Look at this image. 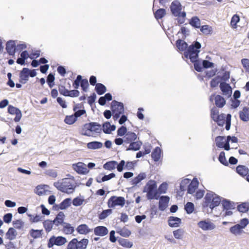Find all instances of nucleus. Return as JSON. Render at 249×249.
Segmentation results:
<instances>
[{"mask_svg": "<svg viewBox=\"0 0 249 249\" xmlns=\"http://www.w3.org/2000/svg\"><path fill=\"white\" fill-rule=\"evenodd\" d=\"M170 9L172 15L177 17V20L179 24H182L185 21L186 13L185 11H182V5L180 2L178 0L173 1L170 6Z\"/></svg>", "mask_w": 249, "mask_h": 249, "instance_id": "nucleus-1", "label": "nucleus"}, {"mask_svg": "<svg viewBox=\"0 0 249 249\" xmlns=\"http://www.w3.org/2000/svg\"><path fill=\"white\" fill-rule=\"evenodd\" d=\"M222 197L210 191L208 192L203 203L204 208L209 207L212 211L215 207L218 206L220 202L222 203Z\"/></svg>", "mask_w": 249, "mask_h": 249, "instance_id": "nucleus-2", "label": "nucleus"}, {"mask_svg": "<svg viewBox=\"0 0 249 249\" xmlns=\"http://www.w3.org/2000/svg\"><path fill=\"white\" fill-rule=\"evenodd\" d=\"M53 185L58 190L67 194L72 193L75 188L74 181L68 178H63L61 181L54 182Z\"/></svg>", "mask_w": 249, "mask_h": 249, "instance_id": "nucleus-3", "label": "nucleus"}, {"mask_svg": "<svg viewBox=\"0 0 249 249\" xmlns=\"http://www.w3.org/2000/svg\"><path fill=\"white\" fill-rule=\"evenodd\" d=\"M201 47V45L199 42H194L184 52V56L186 58H189L191 62H195L198 59Z\"/></svg>", "mask_w": 249, "mask_h": 249, "instance_id": "nucleus-4", "label": "nucleus"}, {"mask_svg": "<svg viewBox=\"0 0 249 249\" xmlns=\"http://www.w3.org/2000/svg\"><path fill=\"white\" fill-rule=\"evenodd\" d=\"M143 192H146V197L148 199H158V191L156 182L153 180H149L144 186Z\"/></svg>", "mask_w": 249, "mask_h": 249, "instance_id": "nucleus-5", "label": "nucleus"}, {"mask_svg": "<svg viewBox=\"0 0 249 249\" xmlns=\"http://www.w3.org/2000/svg\"><path fill=\"white\" fill-rule=\"evenodd\" d=\"M111 109L112 112L113 119L117 120L124 112V104L122 102L113 100L111 102Z\"/></svg>", "mask_w": 249, "mask_h": 249, "instance_id": "nucleus-6", "label": "nucleus"}, {"mask_svg": "<svg viewBox=\"0 0 249 249\" xmlns=\"http://www.w3.org/2000/svg\"><path fill=\"white\" fill-rule=\"evenodd\" d=\"M88 243V239L83 238L78 241L77 238H73L68 244L67 249H86Z\"/></svg>", "mask_w": 249, "mask_h": 249, "instance_id": "nucleus-7", "label": "nucleus"}, {"mask_svg": "<svg viewBox=\"0 0 249 249\" xmlns=\"http://www.w3.org/2000/svg\"><path fill=\"white\" fill-rule=\"evenodd\" d=\"M125 201L124 197L112 196L108 200L107 205L109 208H114L117 206L123 207L125 204Z\"/></svg>", "mask_w": 249, "mask_h": 249, "instance_id": "nucleus-8", "label": "nucleus"}, {"mask_svg": "<svg viewBox=\"0 0 249 249\" xmlns=\"http://www.w3.org/2000/svg\"><path fill=\"white\" fill-rule=\"evenodd\" d=\"M67 239L61 236H52L49 240L48 247L49 248H52L54 245L60 246L64 245L67 242Z\"/></svg>", "mask_w": 249, "mask_h": 249, "instance_id": "nucleus-9", "label": "nucleus"}, {"mask_svg": "<svg viewBox=\"0 0 249 249\" xmlns=\"http://www.w3.org/2000/svg\"><path fill=\"white\" fill-rule=\"evenodd\" d=\"M72 167L73 170L79 174L85 175L89 172L86 165L83 162H79L76 164H73Z\"/></svg>", "mask_w": 249, "mask_h": 249, "instance_id": "nucleus-10", "label": "nucleus"}, {"mask_svg": "<svg viewBox=\"0 0 249 249\" xmlns=\"http://www.w3.org/2000/svg\"><path fill=\"white\" fill-rule=\"evenodd\" d=\"M84 127L85 129L89 130L91 133L94 132L98 133H100L102 130L101 125L98 123L96 122H90L86 124H84Z\"/></svg>", "mask_w": 249, "mask_h": 249, "instance_id": "nucleus-11", "label": "nucleus"}, {"mask_svg": "<svg viewBox=\"0 0 249 249\" xmlns=\"http://www.w3.org/2000/svg\"><path fill=\"white\" fill-rule=\"evenodd\" d=\"M198 226L204 231L212 230L215 227V225L210 221L206 220H202L199 221Z\"/></svg>", "mask_w": 249, "mask_h": 249, "instance_id": "nucleus-12", "label": "nucleus"}, {"mask_svg": "<svg viewBox=\"0 0 249 249\" xmlns=\"http://www.w3.org/2000/svg\"><path fill=\"white\" fill-rule=\"evenodd\" d=\"M170 198L167 196H161L159 202V209L161 211H164L168 206Z\"/></svg>", "mask_w": 249, "mask_h": 249, "instance_id": "nucleus-13", "label": "nucleus"}, {"mask_svg": "<svg viewBox=\"0 0 249 249\" xmlns=\"http://www.w3.org/2000/svg\"><path fill=\"white\" fill-rule=\"evenodd\" d=\"M220 89L224 95L227 96L228 97L231 95L232 89L229 84L225 82L221 83L220 84Z\"/></svg>", "mask_w": 249, "mask_h": 249, "instance_id": "nucleus-14", "label": "nucleus"}, {"mask_svg": "<svg viewBox=\"0 0 249 249\" xmlns=\"http://www.w3.org/2000/svg\"><path fill=\"white\" fill-rule=\"evenodd\" d=\"M5 49L9 55H14L16 50L15 41L12 40L7 41Z\"/></svg>", "mask_w": 249, "mask_h": 249, "instance_id": "nucleus-15", "label": "nucleus"}, {"mask_svg": "<svg viewBox=\"0 0 249 249\" xmlns=\"http://www.w3.org/2000/svg\"><path fill=\"white\" fill-rule=\"evenodd\" d=\"M65 215L63 212H60L56 215L55 218L53 220L55 226L58 227L59 225H63L65 224L64 218Z\"/></svg>", "mask_w": 249, "mask_h": 249, "instance_id": "nucleus-16", "label": "nucleus"}, {"mask_svg": "<svg viewBox=\"0 0 249 249\" xmlns=\"http://www.w3.org/2000/svg\"><path fill=\"white\" fill-rule=\"evenodd\" d=\"M108 230L106 227L98 226L94 229V233L96 235L104 236L107 234Z\"/></svg>", "mask_w": 249, "mask_h": 249, "instance_id": "nucleus-17", "label": "nucleus"}, {"mask_svg": "<svg viewBox=\"0 0 249 249\" xmlns=\"http://www.w3.org/2000/svg\"><path fill=\"white\" fill-rule=\"evenodd\" d=\"M29 69L27 68H24L19 73V82L22 84H25L28 80Z\"/></svg>", "mask_w": 249, "mask_h": 249, "instance_id": "nucleus-18", "label": "nucleus"}, {"mask_svg": "<svg viewBox=\"0 0 249 249\" xmlns=\"http://www.w3.org/2000/svg\"><path fill=\"white\" fill-rule=\"evenodd\" d=\"M221 204L224 210L234 209L235 207V204L234 202L225 198L223 199Z\"/></svg>", "mask_w": 249, "mask_h": 249, "instance_id": "nucleus-19", "label": "nucleus"}, {"mask_svg": "<svg viewBox=\"0 0 249 249\" xmlns=\"http://www.w3.org/2000/svg\"><path fill=\"white\" fill-rule=\"evenodd\" d=\"M76 231L80 234L86 235L92 231V229H89L87 225L82 224L77 227Z\"/></svg>", "mask_w": 249, "mask_h": 249, "instance_id": "nucleus-20", "label": "nucleus"}, {"mask_svg": "<svg viewBox=\"0 0 249 249\" xmlns=\"http://www.w3.org/2000/svg\"><path fill=\"white\" fill-rule=\"evenodd\" d=\"M198 184L199 182L196 178L193 179L188 186L187 193L190 194H193L195 193L196 190L198 187Z\"/></svg>", "mask_w": 249, "mask_h": 249, "instance_id": "nucleus-21", "label": "nucleus"}, {"mask_svg": "<svg viewBox=\"0 0 249 249\" xmlns=\"http://www.w3.org/2000/svg\"><path fill=\"white\" fill-rule=\"evenodd\" d=\"M240 119L244 122L249 121V108L244 107L243 110L239 113Z\"/></svg>", "mask_w": 249, "mask_h": 249, "instance_id": "nucleus-22", "label": "nucleus"}, {"mask_svg": "<svg viewBox=\"0 0 249 249\" xmlns=\"http://www.w3.org/2000/svg\"><path fill=\"white\" fill-rule=\"evenodd\" d=\"M103 131L106 134H110L112 131L116 129V126L114 124L111 125L109 122H106L103 124Z\"/></svg>", "mask_w": 249, "mask_h": 249, "instance_id": "nucleus-23", "label": "nucleus"}, {"mask_svg": "<svg viewBox=\"0 0 249 249\" xmlns=\"http://www.w3.org/2000/svg\"><path fill=\"white\" fill-rule=\"evenodd\" d=\"M124 138V142L129 143L133 141H136L137 140V136L134 132L128 131Z\"/></svg>", "mask_w": 249, "mask_h": 249, "instance_id": "nucleus-24", "label": "nucleus"}, {"mask_svg": "<svg viewBox=\"0 0 249 249\" xmlns=\"http://www.w3.org/2000/svg\"><path fill=\"white\" fill-rule=\"evenodd\" d=\"M181 219L175 216H170L168 219V224L171 227H178L181 223Z\"/></svg>", "mask_w": 249, "mask_h": 249, "instance_id": "nucleus-25", "label": "nucleus"}, {"mask_svg": "<svg viewBox=\"0 0 249 249\" xmlns=\"http://www.w3.org/2000/svg\"><path fill=\"white\" fill-rule=\"evenodd\" d=\"M142 145V142L140 141H137L135 142L133 141L129 143L128 147L126 148V151L132 150V151H138L139 150L141 145Z\"/></svg>", "mask_w": 249, "mask_h": 249, "instance_id": "nucleus-26", "label": "nucleus"}, {"mask_svg": "<svg viewBox=\"0 0 249 249\" xmlns=\"http://www.w3.org/2000/svg\"><path fill=\"white\" fill-rule=\"evenodd\" d=\"M176 44L177 47L180 51H185L188 47V44L181 39H178Z\"/></svg>", "mask_w": 249, "mask_h": 249, "instance_id": "nucleus-27", "label": "nucleus"}, {"mask_svg": "<svg viewBox=\"0 0 249 249\" xmlns=\"http://www.w3.org/2000/svg\"><path fill=\"white\" fill-rule=\"evenodd\" d=\"M161 153V149L159 147H156L152 152V158L155 161H158L160 158Z\"/></svg>", "mask_w": 249, "mask_h": 249, "instance_id": "nucleus-28", "label": "nucleus"}, {"mask_svg": "<svg viewBox=\"0 0 249 249\" xmlns=\"http://www.w3.org/2000/svg\"><path fill=\"white\" fill-rule=\"evenodd\" d=\"M190 184V179L185 178L182 180L180 183V191L178 192V194L179 196H182L183 194V192L186 190V187H188Z\"/></svg>", "mask_w": 249, "mask_h": 249, "instance_id": "nucleus-29", "label": "nucleus"}, {"mask_svg": "<svg viewBox=\"0 0 249 249\" xmlns=\"http://www.w3.org/2000/svg\"><path fill=\"white\" fill-rule=\"evenodd\" d=\"M146 177V175L145 173H141L138 176L134 178L131 181V183L134 186H136L142 180L145 179Z\"/></svg>", "mask_w": 249, "mask_h": 249, "instance_id": "nucleus-30", "label": "nucleus"}, {"mask_svg": "<svg viewBox=\"0 0 249 249\" xmlns=\"http://www.w3.org/2000/svg\"><path fill=\"white\" fill-rule=\"evenodd\" d=\"M230 231L231 233L236 236L241 234L243 232V229L239 224H236L231 227Z\"/></svg>", "mask_w": 249, "mask_h": 249, "instance_id": "nucleus-31", "label": "nucleus"}, {"mask_svg": "<svg viewBox=\"0 0 249 249\" xmlns=\"http://www.w3.org/2000/svg\"><path fill=\"white\" fill-rule=\"evenodd\" d=\"M215 104L216 107L221 108L226 104V101L224 98L219 95H217L214 97Z\"/></svg>", "mask_w": 249, "mask_h": 249, "instance_id": "nucleus-32", "label": "nucleus"}, {"mask_svg": "<svg viewBox=\"0 0 249 249\" xmlns=\"http://www.w3.org/2000/svg\"><path fill=\"white\" fill-rule=\"evenodd\" d=\"M87 147L89 149H97L102 147L103 143L98 141H93L87 143Z\"/></svg>", "mask_w": 249, "mask_h": 249, "instance_id": "nucleus-33", "label": "nucleus"}, {"mask_svg": "<svg viewBox=\"0 0 249 249\" xmlns=\"http://www.w3.org/2000/svg\"><path fill=\"white\" fill-rule=\"evenodd\" d=\"M236 172L241 176L244 177L249 173V169L244 165H238L236 167Z\"/></svg>", "mask_w": 249, "mask_h": 249, "instance_id": "nucleus-34", "label": "nucleus"}, {"mask_svg": "<svg viewBox=\"0 0 249 249\" xmlns=\"http://www.w3.org/2000/svg\"><path fill=\"white\" fill-rule=\"evenodd\" d=\"M17 235L16 231L13 228H10L6 233V238L10 240H14Z\"/></svg>", "mask_w": 249, "mask_h": 249, "instance_id": "nucleus-35", "label": "nucleus"}, {"mask_svg": "<svg viewBox=\"0 0 249 249\" xmlns=\"http://www.w3.org/2000/svg\"><path fill=\"white\" fill-rule=\"evenodd\" d=\"M190 24L195 28H199L200 27V20L197 17H192L189 21Z\"/></svg>", "mask_w": 249, "mask_h": 249, "instance_id": "nucleus-36", "label": "nucleus"}, {"mask_svg": "<svg viewBox=\"0 0 249 249\" xmlns=\"http://www.w3.org/2000/svg\"><path fill=\"white\" fill-rule=\"evenodd\" d=\"M95 90L98 95H102L106 92L107 89L106 86L103 84L97 83L95 86Z\"/></svg>", "mask_w": 249, "mask_h": 249, "instance_id": "nucleus-37", "label": "nucleus"}, {"mask_svg": "<svg viewBox=\"0 0 249 249\" xmlns=\"http://www.w3.org/2000/svg\"><path fill=\"white\" fill-rule=\"evenodd\" d=\"M117 165V161L114 160L109 161L107 162L106 163L104 164L103 168L106 170L111 171L112 170H114L116 168Z\"/></svg>", "mask_w": 249, "mask_h": 249, "instance_id": "nucleus-38", "label": "nucleus"}, {"mask_svg": "<svg viewBox=\"0 0 249 249\" xmlns=\"http://www.w3.org/2000/svg\"><path fill=\"white\" fill-rule=\"evenodd\" d=\"M71 203V199L70 198H67L63 200L60 204H59V208L60 210H65L69 207Z\"/></svg>", "mask_w": 249, "mask_h": 249, "instance_id": "nucleus-39", "label": "nucleus"}, {"mask_svg": "<svg viewBox=\"0 0 249 249\" xmlns=\"http://www.w3.org/2000/svg\"><path fill=\"white\" fill-rule=\"evenodd\" d=\"M118 242L120 245L126 248H131L133 246V243L127 239L119 238Z\"/></svg>", "mask_w": 249, "mask_h": 249, "instance_id": "nucleus-40", "label": "nucleus"}, {"mask_svg": "<svg viewBox=\"0 0 249 249\" xmlns=\"http://www.w3.org/2000/svg\"><path fill=\"white\" fill-rule=\"evenodd\" d=\"M43 225L46 231L49 232L52 230L54 224L53 220L48 219L44 221Z\"/></svg>", "mask_w": 249, "mask_h": 249, "instance_id": "nucleus-41", "label": "nucleus"}, {"mask_svg": "<svg viewBox=\"0 0 249 249\" xmlns=\"http://www.w3.org/2000/svg\"><path fill=\"white\" fill-rule=\"evenodd\" d=\"M42 230H34V229H31L29 233L30 234V235L32 237H33L34 239H36L38 238H40L41 237L42 234Z\"/></svg>", "mask_w": 249, "mask_h": 249, "instance_id": "nucleus-42", "label": "nucleus"}, {"mask_svg": "<svg viewBox=\"0 0 249 249\" xmlns=\"http://www.w3.org/2000/svg\"><path fill=\"white\" fill-rule=\"evenodd\" d=\"M45 185H39L36 187L35 192L37 195L40 196L45 194V187H47Z\"/></svg>", "mask_w": 249, "mask_h": 249, "instance_id": "nucleus-43", "label": "nucleus"}, {"mask_svg": "<svg viewBox=\"0 0 249 249\" xmlns=\"http://www.w3.org/2000/svg\"><path fill=\"white\" fill-rule=\"evenodd\" d=\"M165 14L166 10L163 8H160L154 13L155 17L157 19H161Z\"/></svg>", "mask_w": 249, "mask_h": 249, "instance_id": "nucleus-44", "label": "nucleus"}, {"mask_svg": "<svg viewBox=\"0 0 249 249\" xmlns=\"http://www.w3.org/2000/svg\"><path fill=\"white\" fill-rule=\"evenodd\" d=\"M64 231L67 234H72L74 231V228L71 224L66 222L63 225Z\"/></svg>", "mask_w": 249, "mask_h": 249, "instance_id": "nucleus-45", "label": "nucleus"}, {"mask_svg": "<svg viewBox=\"0 0 249 249\" xmlns=\"http://www.w3.org/2000/svg\"><path fill=\"white\" fill-rule=\"evenodd\" d=\"M76 121V117H75L73 114L66 116L64 119V122L68 124H72Z\"/></svg>", "mask_w": 249, "mask_h": 249, "instance_id": "nucleus-46", "label": "nucleus"}, {"mask_svg": "<svg viewBox=\"0 0 249 249\" xmlns=\"http://www.w3.org/2000/svg\"><path fill=\"white\" fill-rule=\"evenodd\" d=\"M225 136H219L216 137L215 138V142L216 145L217 147L223 148V144H224V140H225Z\"/></svg>", "mask_w": 249, "mask_h": 249, "instance_id": "nucleus-47", "label": "nucleus"}, {"mask_svg": "<svg viewBox=\"0 0 249 249\" xmlns=\"http://www.w3.org/2000/svg\"><path fill=\"white\" fill-rule=\"evenodd\" d=\"M112 212V210L110 209L103 210L98 215V218L100 220L105 219Z\"/></svg>", "mask_w": 249, "mask_h": 249, "instance_id": "nucleus-48", "label": "nucleus"}, {"mask_svg": "<svg viewBox=\"0 0 249 249\" xmlns=\"http://www.w3.org/2000/svg\"><path fill=\"white\" fill-rule=\"evenodd\" d=\"M184 209L188 214H191L194 210V204L192 202H188L184 206Z\"/></svg>", "mask_w": 249, "mask_h": 249, "instance_id": "nucleus-49", "label": "nucleus"}, {"mask_svg": "<svg viewBox=\"0 0 249 249\" xmlns=\"http://www.w3.org/2000/svg\"><path fill=\"white\" fill-rule=\"evenodd\" d=\"M54 75L52 73H49L47 78V83L50 88H52L54 86Z\"/></svg>", "mask_w": 249, "mask_h": 249, "instance_id": "nucleus-50", "label": "nucleus"}, {"mask_svg": "<svg viewBox=\"0 0 249 249\" xmlns=\"http://www.w3.org/2000/svg\"><path fill=\"white\" fill-rule=\"evenodd\" d=\"M218 160L222 164L225 166L228 165V162L226 160L225 153L224 151H222L220 153L218 157Z\"/></svg>", "mask_w": 249, "mask_h": 249, "instance_id": "nucleus-51", "label": "nucleus"}, {"mask_svg": "<svg viewBox=\"0 0 249 249\" xmlns=\"http://www.w3.org/2000/svg\"><path fill=\"white\" fill-rule=\"evenodd\" d=\"M117 232L121 236L124 237H127L131 234V231L125 228L121 229L119 231H117Z\"/></svg>", "mask_w": 249, "mask_h": 249, "instance_id": "nucleus-52", "label": "nucleus"}, {"mask_svg": "<svg viewBox=\"0 0 249 249\" xmlns=\"http://www.w3.org/2000/svg\"><path fill=\"white\" fill-rule=\"evenodd\" d=\"M240 18L237 15H234L231 18V25L233 28H236L237 23L239 21Z\"/></svg>", "mask_w": 249, "mask_h": 249, "instance_id": "nucleus-53", "label": "nucleus"}, {"mask_svg": "<svg viewBox=\"0 0 249 249\" xmlns=\"http://www.w3.org/2000/svg\"><path fill=\"white\" fill-rule=\"evenodd\" d=\"M12 223L14 228L17 229H21L24 225V222L20 219L13 221Z\"/></svg>", "mask_w": 249, "mask_h": 249, "instance_id": "nucleus-54", "label": "nucleus"}, {"mask_svg": "<svg viewBox=\"0 0 249 249\" xmlns=\"http://www.w3.org/2000/svg\"><path fill=\"white\" fill-rule=\"evenodd\" d=\"M29 216L31 217V220L32 222H37L39 221L42 220L44 216L41 215L36 214L35 216L31 214H29Z\"/></svg>", "mask_w": 249, "mask_h": 249, "instance_id": "nucleus-55", "label": "nucleus"}, {"mask_svg": "<svg viewBox=\"0 0 249 249\" xmlns=\"http://www.w3.org/2000/svg\"><path fill=\"white\" fill-rule=\"evenodd\" d=\"M231 114H228L226 115V119L225 121V129L227 130H229L231 128Z\"/></svg>", "mask_w": 249, "mask_h": 249, "instance_id": "nucleus-56", "label": "nucleus"}, {"mask_svg": "<svg viewBox=\"0 0 249 249\" xmlns=\"http://www.w3.org/2000/svg\"><path fill=\"white\" fill-rule=\"evenodd\" d=\"M127 128L124 126H122L117 130V135L119 136H124L127 133Z\"/></svg>", "mask_w": 249, "mask_h": 249, "instance_id": "nucleus-57", "label": "nucleus"}, {"mask_svg": "<svg viewBox=\"0 0 249 249\" xmlns=\"http://www.w3.org/2000/svg\"><path fill=\"white\" fill-rule=\"evenodd\" d=\"M238 210L241 213H246L249 211V208L247 206V203H243L241 204L238 206Z\"/></svg>", "mask_w": 249, "mask_h": 249, "instance_id": "nucleus-58", "label": "nucleus"}, {"mask_svg": "<svg viewBox=\"0 0 249 249\" xmlns=\"http://www.w3.org/2000/svg\"><path fill=\"white\" fill-rule=\"evenodd\" d=\"M84 199L83 198H81L78 196L74 198L72 200V204L74 206H81L83 202Z\"/></svg>", "mask_w": 249, "mask_h": 249, "instance_id": "nucleus-59", "label": "nucleus"}, {"mask_svg": "<svg viewBox=\"0 0 249 249\" xmlns=\"http://www.w3.org/2000/svg\"><path fill=\"white\" fill-rule=\"evenodd\" d=\"M80 86L81 87L82 89L85 92H86L87 90V89L89 87V82L88 80L87 79H82L81 81Z\"/></svg>", "mask_w": 249, "mask_h": 249, "instance_id": "nucleus-60", "label": "nucleus"}, {"mask_svg": "<svg viewBox=\"0 0 249 249\" xmlns=\"http://www.w3.org/2000/svg\"><path fill=\"white\" fill-rule=\"evenodd\" d=\"M82 80V76L81 75H78L76 78L74 80L73 83V87L74 89H77L79 87L80 83Z\"/></svg>", "mask_w": 249, "mask_h": 249, "instance_id": "nucleus-61", "label": "nucleus"}, {"mask_svg": "<svg viewBox=\"0 0 249 249\" xmlns=\"http://www.w3.org/2000/svg\"><path fill=\"white\" fill-rule=\"evenodd\" d=\"M220 76L218 75L213 78L210 83L211 87L212 88H215L217 87L219 83V80H220Z\"/></svg>", "mask_w": 249, "mask_h": 249, "instance_id": "nucleus-62", "label": "nucleus"}, {"mask_svg": "<svg viewBox=\"0 0 249 249\" xmlns=\"http://www.w3.org/2000/svg\"><path fill=\"white\" fill-rule=\"evenodd\" d=\"M183 234V231L182 229H178L173 231L174 237L176 239H181Z\"/></svg>", "mask_w": 249, "mask_h": 249, "instance_id": "nucleus-63", "label": "nucleus"}, {"mask_svg": "<svg viewBox=\"0 0 249 249\" xmlns=\"http://www.w3.org/2000/svg\"><path fill=\"white\" fill-rule=\"evenodd\" d=\"M181 33L183 36L182 38L185 39L187 36H188L190 34V31L187 28L185 27H182L180 29V31L178 32V34Z\"/></svg>", "mask_w": 249, "mask_h": 249, "instance_id": "nucleus-64", "label": "nucleus"}]
</instances>
